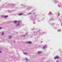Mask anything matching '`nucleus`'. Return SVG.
Masks as SVG:
<instances>
[{
    "mask_svg": "<svg viewBox=\"0 0 62 62\" xmlns=\"http://www.w3.org/2000/svg\"><path fill=\"white\" fill-rule=\"evenodd\" d=\"M59 57L58 56H56L54 58V59H59Z\"/></svg>",
    "mask_w": 62,
    "mask_h": 62,
    "instance_id": "nucleus-1",
    "label": "nucleus"
},
{
    "mask_svg": "<svg viewBox=\"0 0 62 62\" xmlns=\"http://www.w3.org/2000/svg\"><path fill=\"white\" fill-rule=\"evenodd\" d=\"M27 43H28L29 44H31L32 43V42L31 41H29V42H27Z\"/></svg>",
    "mask_w": 62,
    "mask_h": 62,
    "instance_id": "nucleus-2",
    "label": "nucleus"
},
{
    "mask_svg": "<svg viewBox=\"0 0 62 62\" xmlns=\"http://www.w3.org/2000/svg\"><path fill=\"white\" fill-rule=\"evenodd\" d=\"M42 52H40V51H38V54H40L41 53H42Z\"/></svg>",
    "mask_w": 62,
    "mask_h": 62,
    "instance_id": "nucleus-3",
    "label": "nucleus"
},
{
    "mask_svg": "<svg viewBox=\"0 0 62 62\" xmlns=\"http://www.w3.org/2000/svg\"><path fill=\"white\" fill-rule=\"evenodd\" d=\"M17 23V21H15L14 22V23Z\"/></svg>",
    "mask_w": 62,
    "mask_h": 62,
    "instance_id": "nucleus-4",
    "label": "nucleus"
},
{
    "mask_svg": "<svg viewBox=\"0 0 62 62\" xmlns=\"http://www.w3.org/2000/svg\"><path fill=\"white\" fill-rule=\"evenodd\" d=\"M8 17V16H4V18H7Z\"/></svg>",
    "mask_w": 62,
    "mask_h": 62,
    "instance_id": "nucleus-5",
    "label": "nucleus"
},
{
    "mask_svg": "<svg viewBox=\"0 0 62 62\" xmlns=\"http://www.w3.org/2000/svg\"><path fill=\"white\" fill-rule=\"evenodd\" d=\"M4 32H2V34H1V35H4Z\"/></svg>",
    "mask_w": 62,
    "mask_h": 62,
    "instance_id": "nucleus-6",
    "label": "nucleus"
},
{
    "mask_svg": "<svg viewBox=\"0 0 62 62\" xmlns=\"http://www.w3.org/2000/svg\"><path fill=\"white\" fill-rule=\"evenodd\" d=\"M23 14L22 13H20L18 14L19 15H22Z\"/></svg>",
    "mask_w": 62,
    "mask_h": 62,
    "instance_id": "nucleus-7",
    "label": "nucleus"
},
{
    "mask_svg": "<svg viewBox=\"0 0 62 62\" xmlns=\"http://www.w3.org/2000/svg\"><path fill=\"white\" fill-rule=\"evenodd\" d=\"M12 37H11V36H10L9 37V39H11Z\"/></svg>",
    "mask_w": 62,
    "mask_h": 62,
    "instance_id": "nucleus-8",
    "label": "nucleus"
},
{
    "mask_svg": "<svg viewBox=\"0 0 62 62\" xmlns=\"http://www.w3.org/2000/svg\"><path fill=\"white\" fill-rule=\"evenodd\" d=\"M20 25V23H18V24H17V25L18 26Z\"/></svg>",
    "mask_w": 62,
    "mask_h": 62,
    "instance_id": "nucleus-9",
    "label": "nucleus"
},
{
    "mask_svg": "<svg viewBox=\"0 0 62 62\" xmlns=\"http://www.w3.org/2000/svg\"><path fill=\"white\" fill-rule=\"evenodd\" d=\"M58 15H60V14H59V13H58Z\"/></svg>",
    "mask_w": 62,
    "mask_h": 62,
    "instance_id": "nucleus-10",
    "label": "nucleus"
},
{
    "mask_svg": "<svg viewBox=\"0 0 62 62\" xmlns=\"http://www.w3.org/2000/svg\"><path fill=\"white\" fill-rule=\"evenodd\" d=\"M44 48H45V46H44V47H43V49H44Z\"/></svg>",
    "mask_w": 62,
    "mask_h": 62,
    "instance_id": "nucleus-11",
    "label": "nucleus"
},
{
    "mask_svg": "<svg viewBox=\"0 0 62 62\" xmlns=\"http://www.w3.org/2000/svg\"><path fill=\"white\" fill-rule=\"evenodd\" d=\"M24 54H27V53H24Z\"/></svg>",
    "mask_w": 62,
    "mask_h": 62,
    "instance_id": "nucleus-12",
    "label": "nucleus"
},
{
    "mask_svg": "<svg viewBox=\"0 0 62 62\" xmlns=\"http://www.w3.org/2000/svg\"><path fill=\"white\" fill-rule=\"evenodd\" d=\"M1 29V27H0V29Z\"/></svg>",
    "mask_w": 62,
    "mask_h": 62,
    "instance_id": "nucleus-13",
    "label": "nucleus"
},
{
    "mask_svg": "<svg viewBox=\"0 0 62 62\" xmlns=\"http://www.w3.org/2000/svg\"><path fill=\"white\" fill-rule=\"evenodd\" d=\"M0 53H1V51H0Z\"/></svg>",
    "mask_w": 62,
    "mask_h": 62,
    "instance_id": "nucleus-14",
    "label": "nucleus"
},
{
    "mask_svg": "<svg viewBox=\"0 0 62 62\" xmlns=\"http://www.w3.org/2000/svg\"><path fill=\"white\" fill-rule=\"evenodd\" d=\"M29 14H31V13H29Z\"/></svg>",
    "mask_w": 62,
    "mask_h": 62,
    "instance_id": "nucleus-15",
    "label": "nucleus"
},
{
    "mask_svg": "<svg viewBox=\"0 0 62 62\" xmlns=\"http://www.w3.org/2000/svg\"><path fill=\"white\" fill-rule=\"evenodd\" d=\"M56 62H58V61H57Z\"/></svg>",
    "mask_w": 62,
    "mask_h": 62,
    "instance_id": "nucleus-16",
    "label": "nucleus"
}]
</instances>
